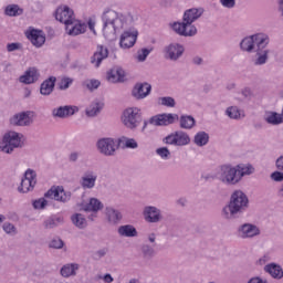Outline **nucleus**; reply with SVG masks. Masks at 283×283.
I'll list each match as a JSON object with an SVG mask.
<instances>
[{
	"label": "nucleus",
	"mask_w": 283,
	"mask_h": 283,
	"mask_svg": "<svg viewBox=\"0 0 283 283\" xmlns=\"http://www.w3.org/2000/svg\"><path fill=\"white\" fill-rule=\"evenodd\" d=\"M269 44H262L261 46L255 49L256 57L254 59V65H264L266 61H269V49H266Z\"/></svg>",
	"instance_id": "22"
},
{
	"label": "nucleus",
	"mask_w": 283,
	"mask_h": 283,
	"mask_svg": "<svg viewBox=\"0 0 283 283\" xmlns=\"http://www.w3.org/2000/svg\"><path fill=\"white\" fill-rule=\"evenodd\" d=\"M49 247L50 249H63V247H65V242L59 238H55L51 240Z\"/></svg>",
	"instance_id": "44"
},
{
	"label": "nucleus",
	"mask_w": 283,
	"mask_h": 283,
	"mask_svg": "<svg viewBox=\"0 0 283 283\" xmlns=\"http://www.w3.org/2000/svg\"><path fill=\"white\" fill-rule=\"evenodd\" d=\"M265 122H268L269 125H282L283 114L276 112H268L265 116Z\"/></svg>",
	"instance_id": "31"
},
{
	"label": "nucleus",
	"mask_w": 283,
	"mask_h": 283,
	"mask_svg": "<svg viewBox=\"0 0 283 283\" xmlns=\"http://www.w3.org/2000/svg\"><path fill=\"white\" fill-rule=\"evenodd\" d=\"M107 248L101 249L95 252L96 260H101V258H105L107 255Z\"/></svg>",
	"instance_id": "54"
},
{
	"label": "nucleus",
	"mask_w": 283,
	"mask_h": 283,
	"mask_svg": "<svg viewBox=\"0 0 283 283\" xmlns=\"http://www.w3.org/2000/svg\"><path fill=\"white\" fill-rule=\"evenodd\" d=\"M56 222H61V218H57L56 220L50 218L44 221V229H54L56 227Z\"/></svg>",
	"instance_id": "49"
},
{
	"label": "nucleus",
	"mask_w": 283,
	"mask_h": 283,
	"mask_svg": "<svg viewBox=\"0 0 283 283\" xmlns=\"http://www.w3.org/2000/svg\"><path fill=\"white\" fill-rule=\"evenodd\" d=\"M25 136L21 133L10 130L4 134L2 142L6 144L1 147V151L4 154H12L14 149H19L25 145Z\"/></svg>",
	"instance_id": "5"
},
{
	"label": "nucleus",
	"mask_w": 283,
	"mask_h": 283,
	"mask_svg": "<svg viewBox=\"0 0 283 283\" xmlns=\"http://www.w3.org/2000/svg\"><path fill=\"white\" fill-rule=\"evenodd\" d=\"M156 154H157V156H160V158H164V160H167V158H169V156H171V153L169 151V148H167V147L157 148Z\"/></svg>",
	"instance_id": "46"
},
{
	"label": "nucleus",
	"mask_w": 283,
	"mask_h": 283,
	"mask_svg": "<svg viewBox=\"0 0 283 283\" xmlns=\"http://www.w3.org/2000/svg\"><path fill=\"white\" fill-rule=\"evenodd\" d=\"M73 83V80L70 77H63L59 83L60 90H67L70 87V84Z\"/></svg>",
	"instance_id": "48"
},
{
	"label": "nucleus",
	"mask_w": 283,
	"mask_h": 283,
	"mask_svg": "<svg viewBox=\"0 0 283 283\" xmlns=\"http://www.w3.org/2000/svg\"><path fill=\"white\" fill-rule=\"evenodd\" d=\"M46 206H48V200H45L44 198L33 201L34 209H45Z\"/></svg>",
	"instance_id": "50"
},
{
	"label": "nucleus",
	"mask_w": 283,
	"mask_h": 283,
	"mask_svg": "<svg viewBox=\"0 0 283 283\" xmlns=\"http://www.w3.org/2000/svg\"><path fill=\"white\" fill-rule=\"evenodd\" d=\"M54 17L56 21L64 23L69 36H78V34H83L85 33V30H87V24L76 20V17H74V10L67 6L57 7Z\"/></svg>",
	"instance_id": "1"
},
{
	"label": "nucleus",
	"mask_w": 283,
	"mask_h": 283,
	"mask_svg": "<svg viewBox=\"0 0 283 283\" xmlns=\"http://www.w3.org/2000/svg\"><path fill=\"white\" fill-rule=\"evenodd\" d=\"M166 59L170 61H178L185 53V48L180 44H169L165 49Z\"/></svg>",
	"instance_id": "17"
},
{
	"label": "nucleus",
	"mask_w": 283,
	"mask_h": 283,
	"mask_svg": "<svg viewBox=\"0 0 283 283\" xmlns=\"http://www.w3.org/2000/svg\"><path fill=\"white\" fill-rule=\"evenodd\" d=\"M279 3V12L281 13V17H283V0H277Z\"/></svg>",
	"instance_id": "62"
},
{
	"label": "nucleus",
	"mask_w": 283,
	"mask_h": 283,
	"mask_svg": "<svg viewBox=\"0 0 283 283\" xmlns=\"http://www.w3.org/2000/svg\"><path fill=\"white\" fill-rule=\"evenodd\" d=\"M264 271L270 273L271 277L274 280H282L283 277V270L282 266L275 263H270L264 266Z\"/></svg>",
	"instance_id": "25"
},
{
	"label": "nucleus",
	"mask_w": 283,
	"mask_h": 283,
	"mask_svg": "<svg viewBox=\"0 0 283 283\" xmlns=\"http://www.w3.org/2000/svg\"><path fill=\"white\" fill-rule=\"evenodd\" d=\"M149 54H151V50L142 49V50L137 51L136 59L139 63H144V61H147V56H149Z\"/></svg>",
	"instance_id": "43"
},
{
	"label": "nucleus",
	"mask_w": 283,
	"mask_h": 283,
	"mask_svg": "<svg viewBox=\"0 0 283 283\" xmlns=\"http://www.w3.org/2000/svg\"><path fill=\"white\" fill-rule=\"evenodd\" d=\"M193 143L197 147H205L209 143V134L205 132L197 133Z\"/></svg>",
	"instance_id": "36"
},
{
	"label": "nucleus",
	"mask_w": 283,
	"mask_h": 283,
	"mask_svg": "<svg viewBox=\"0 0 283 283\" xmlns=\"http://www.w3.org/2000/svg\"><path fill=\"white\" fill-rule=\"evenodd\" d=\"M255 171V168L251 165H238L237 166V174L240 177V180H242V177L244 176H251Z\"/></svg>",
	"instance_id": "35"
},
{
	"label": "nucleus",
	"mask_w": 283,
	"mask_h": 283,
	"mask_svg": "<svg viewBox=\"0 0 283 283\" xmlns=\"http://www.w3.org/2000/svg\"><path fill=\"white\" fill-rule=\"evenodd\" d=\"M4 12L7 17H21V14H23V9L19 8L17 4H9Z\"/></svg>",
	"instance_id": "38"
},
{
	"label": "nucleus",
	"mask_w": 283,
	"mask_h": 283,
	"mask_svg": "<svg viewBox=\"0 0 283 283\" xmlns=\"http://www.w3.org/2000/svg\"><path fill=\"white\" fill-rule=\"evenodd\" d=\"M148 241L154 244L156 242V233H150L148 234Z\"/></svg>",
	"instance_id": "61"
},
{
	"label": "nucleus",
	"mask_w": 283,
	"mask_h": 283,
	"mask_svg": "<svg viewBox=\"0 0 283 283\" xmlns=\"http://www.w3.org/2000/svg\"><path fill=\"white\" fill-rule=\"evenodd\" d=\"M94 25H96V22L90 20L88 21V29L96 34V31L94 30Z\"/></svg>",
	"instance_id": "60"
},
{
	"label": "nucleus",
	"mask_w": 283,
	"mask_h": 283,
	"mask_svg": "<svg viewBox=\"0 0 283 283\" xmlns=\"http://www.w3.org/2000/svg\"><path fill=\"white\" fill-rule=\"evenodd\" d=\"M96 178L97 176L94 174V171H86L82 177L83 189H94L96 185Z\"/></svg>",
	"instance_id": "26"
},
{
	"label": "nucleus",
	"mask_w": 283,
	"mask_h": 283,
	"mask_svg": "<svg viewBox=\"0 0 283 283\" xmlns=\"http://www.w3.org/2000/svg\"><path fill=\"white\" fill-rule=\"evenodd\" d=\"M205 13L202 8L188 9L184 13L182 22H175L172 24V30L179 36H196L198 34V29L193 25V21H198L200 17Z\"/></svg>",
	"instance_id": "2"
},
{
	"label": "nucleus",
	"mask_w": 283,
	"mask_h": 283,
	"mask_svg": "<svg viewBox=\"0 0 283 283\" xmlns=\"http://www.w3.org/2000/svg\"><path fill=\"white\" fill-rule=\"evenodd\" d=\"M117 233L123 238H136L138 235V231L132 224L120 226Z\"/></svg>",
	"instance_id": "30"
},
{
	"label": "nucleus",
	"mask_w": 283,
	"mask_h": 283,
	"mask_svg": "<svg viewBox=\"0 0 283 283\" xmlns=\"http://www.w3.org/2000/svg\"><path fill=\"white\" fill-rule=\"evenodd\" d=\"M126 147L136 149V147H138V143H136V139H128L126 140Z\"/></svg>",
	"instance_id": "56"
},
{
	"label": "nucleus",
	"mask_w": 283,
	"mask_h": 283,
	"mask_svg": "<svg viewBox=\"0 0 283 283\" xmlns=\"http://www.w3.org/2000/svg\"><path fill=\"white\" fill-rule=\"evenodd\" d=\"M226 114L227 116H229V118H234V119H238L241 116L240 109L237 106L228 107L226 111Z\"/></svg>",
	"instance_id": "42"
},
{
	"label": "nucleus",
	"mask_w": 283,
	"mask_h": 283,
	"mask_svg": "<svg viewBox=\"0 0 283 283\" xmlns=\"http://www.w3.org/2000/svg\"><path fill=\"white\" fill-rule=\"evenodd\" d=\"M270 178L274 180V182H283V172L274 171L271 174Z\"/></svg>",
	"instance_id": "51"
},
{
	"label": "nucleus",
	"mask_w": 283,
	"mask_h": 283,
	"mask_svg": "<svg viewBox=\"0 0 283 283\" xmlns=\"http://www.w3.org/2000/svg\"><path fill=\"white\" fill-rule=\"evenodd\" d=\"M196 125V119L191 115H182L180 117V127L181 129H192Z\"/></svg>",
	"instance_id": "33"
},
{
	"label": "nucleus",
	"mask_w": 283,
	"mask_h": 283,
	"mask_svg": "<svg viewBox=\"0 0 283 283\" xmlns=\"http://www.w3.org/2000/svg\"><path fill=\"white\" fill-rule=\"evenodd\" d=\"M137 39L138 31H124L120 35L119 45L123 50H129V48H134V45H136Z\"/></svg>",
	"instance_id": "15"
},
{
	"label": "nucleus",
	"mask_w": 283,
	"mask_h": 283,
	"mask_svg": "<svg viewBox=\"0 0 283 283\" xmlns=\"http://www.w3.org/2000/svg\"><path fill=\"white\" fill-rule=\"evenodd\" d=\"M144 218L146 222H160L163 219V216H160V209L154 207V206H148L144 209Z\"/></svg>",
	"instance_id": "19"
},
{
	"label": "nucleus",
	"mask_w": 283,
	"mask_h": 283,
	"mask_svg": "<svg viewBox=\"0 0 283 283\" xmlns=\"http://www.w3.org/2000/svg\"><path fill=\"white\" fill-rule=\"evenodd\" d=\"M34 116H36V113L33 111L20 112L14 114L9 123L13 127H30L34 123Z\"/></svg>",
	"instance_id": "9"
},
{
	"label": "nucleus",
	"mask_w": 283,
	"mask_h": 283,
	"mask_svg": "<svg viewBox=\"0 0 283 283\" xmlns=\"http://www.w3.org/2000/svg\"><path fill=\"white\" fill-rule=\"evenodd\" d=\"M17 50H21V43L13 42V43L7 44V51L8 52H17Z\"/></svg>",
	"instance_id": "52"
},
{
	"label": "nucleus",
	"mask_w": 283,
	"mask_h": 283,
	"mask_svg": "<svg viewBox=\"0 0 283 283\" xmlns=\"http://www.w3.org/2000/svg\"><path fill=\"white\" fill-rule=\"evenodd\" d=\"M27 38L35 48H42L45 44V33L41 30L32 29L29 33L27 32Z\"/></svg>",
	"instance_id": "16"
},
{
	"label": "nucleus",
	"mask_w": 283,
	"mask_h": 283,
	"mask_svg": "<svg viewBox=\"0 0 283 283\" xmlns=\"http://www.w3.org/2000/svg\"><path fill=\"white\" fill-rule=\"evenodd\" d=\"M52 114L56 118H67V116H74V108L72 106H60L54 108Z\"/></svg>",
	"instance_id": "29"
},
{
	"label": "nucleus",
	"mask_w": 283,
	"mask_h": 283,
	"mask_svg": "<svg viewBox=\"0 0 283 283\" xmlns=\"http://www.w3.org/2000/svg\"><path fill=\"white\" fill-rule=\"evenodd\" d=\"M165 145H174L175 147H185L191 143L189 135L182 130L175 132L163 139Z\"/></svg>",
	"instance_id": "11"
},
{
	"label": "nucleus",
	"mask_w": 283,
	"mask_h": 283,
	"mask_svg": "<svg viewBox=\"0 0 283 283\" xmlns=\"http://www.w3.org/2000/svg\"><path fill=\"white\" fill-rule=\"evenodd\" d=\"M192 62L195 65H202V57L196 56L193 57Z\"/></svg>",
	"instance_id": "59"
},
{
	"label": "nucleus",
	"mask_w": 283,
	"mask_h": 283,
	"mask_svg": "<svg viewBox=\"0 0 283 283\" xmlns=\"http://www.w3.org/2000/svg\"><path fill=\"white\" fill-rule=\"evenodd\" d=\"M107 81L109 83H123L125 81V71L123 69L111 70L107 73Z\"/></svg>",
	"instance_id": "27"
},
{
	"label": "nucleus",
	"mask_w": 283,
	"mask_h": 283,
	"mask_svg": "<svg viewBox=\"0 0 283 283\" xmlns=\"http://www.w3.org/2000/svg\"><path fill=\"white\" fill-rule=\"evenodd\" d=\"M122 123L127 129H136L143 123V116L137 107H129L123 112Z\"/></svg>",
	"instance_id": "7"
},
{
	"label": "nucleus",
	"mask_w": 283,
	"mask_h": 283,
	"mask_svg": "<svg viewBox=\"0 0 283 283\" xmlns=\"http://www.w3.org/2000/svg\"><path fill=\"white\" fill-rule=\"evenodd\" d=\"M36 185V172L32 169H28L24 174V178L21 180V185L18 188V191L21 193H28L32 191Z\"/></svg>",
	"instance_id": "13"
},
{
	"label": "nucleus",
	"mask_w": 283,
	"mask_h": 283,
	"mask_svg": "<svg viewBox=\"0 0 283 283\" xmlns=\"http://www.w3.org/2000/svg\"><path fill=\"white\" fill-rule=\"evenodd\" d=\"M3 231H6L9 235H17V227L10 222H6L2 226Z\"/></svg>",
	"instance_id": "45"
},
{
	"label": "nucleus",
	"mask_w": 283,
	"mask_h": 283,
	"mask_svg": "<svg viewBox=\"0 0 283 283\" xmlns=\"http://www.w3.org/2000/svg\"><path fill=\"white\" fill-rule=\"evenodd\" d=\"M241 238H255V235H260V228L255 224L244 223L238 229Z\"/></svg>",
	"instance_id": "20"
},
{
	"label": "nucleus",
	"mask_w": 283,
	"mask_h": 283,
	"mask_svg": "<svg viewBox=\"0 0 283 283\" xmlns=\"http://www.w3.org/2000/svg\"><path fill=\"white\" fill-rule=\"evenodd\" d=\"M176 118H178V115H174V114L155 115L150 117L148 122L147 120L144 122L142 132H145V129H147V125H154L155 127L172 125Z\"/></svg>",
	"instance_id": "10"
},
{
	"label": "nucleus",
	"mask_w": 283,
	"mask_h": 283,
	"mask_svg": "<svg viewBox=\"0 0 283 283\" xmlns=\"http://www.w3.org/2000/svg\"><path fill=\"white\" fill-rule=\"evenodd\" d=\"M124 25L125 15L108 9L102 14V24H99L98 31L103 32L106 39H114V36H116V31L123 30Z\"/></svg>",
	"instance_id": "3"
},
{
	"label": "nucleus",
	"mask_w": 283,
	"mask_h": 283,
	"mask_svg": "<svg viewBox=\"0 0 283 283\" xmlns=\"http://www.w3.org/2000/svg\"><path fill=\"white\" fill-rule=\"evenodd\" d=\"M56 83V77L51 76L48 80H45L40 87V94L43 96H50L51 92H54V85Z\"/></svg>",
	"instance_id": "28"
},
{
	"label": "nucleus",
	"mask_w": 283,
	"mask_h": 283,
	"mask_svg": "<svg viewBox=\"0 0 283 283\" xmlns=\"http://www.w3.org/2000/svg\"><path fill=\"white\" fill-rule=\"evenodd\" d=\"M178 205H181V207H185V199H179Z\"/></svg>",
	"instance_id": "63"
},
{
	"label": "nucleus",
	"mask_w": 283,
	"mask_h": 283,
	"mask_svg": "<svg viewBox=\"0 0 283 283\" xmlns=\"http://www.w3.org/2000/svg\"><path fill=\"white\" fill-rule=\"evenodd\" d=\"M97 149L104 156H114L116 153V142L112 138H102L97 142Z\"/></svg>",
	"instance_id": "14"
},
{
	"label": "nucleus",
	"mask_w": 283,
	"mask_h": 283,
	"mask_svg": "<svg viewBox=\"0 0 283 283\" xmlns=\"http://www.w3.org/2000/svg\"><path fill=\"white\" fill-rule=\"evenodd\" d=\"M101 104L98 103H95V104H92L87 109H86V115H88L90 117H94L96 116L97 114H101Z\"/></svg>",
	"instance_id": "41"
},
{
	"label": "nucleus",
	"mask_w": 283,
	"mask_h": 283,
	"mask_svg": "<svg viewBox=\"0 0 283 283\" xmlns=\"http://www.w3.org/2000/svg\"><path fill=\"white\" fill-rule=\"evenodd\" d=\"M83 86L88 88L90 92H94V90H98V87H101V81H98V80H86L83 83Z\"/></svg>",
	"instance_id": "40"
},
{
	"label": "nucleus",
	"mask_w": 283,
	"mask_h": 283,
	"mask_svg": "<svg viewBox=\"0 0 283 283\" xmlns=\"http://www.w3.org/2000/svg\"><path fill=\"white\" fill-rule=\"evenodd\" d=\"M101 209H103V203L101 202V200L96 199V198H92L88 202V205H86L84 207V211H101Z\"/></svg>",
	"instance_id": "37"
},
{
	"label": "nucleus",
	"mask_w": 283,
	"mask_h": 283,
	"mask_svg": "<svg viewBox=\"0 0 283 283\" xmlns=\"http://www.w3.org/2000/svg\"><path fill=\"white\" fill-rule=\"evenodd\" d=\"M71 220L77 229H85L87 227V219L81 213H75L71 217Z\"/></svg>",
	"instance_id": "34"
},
{
	"label": "nucleus",
	"mask_w": 283,
	"mask_h": 283,
	"mask_svg": "<svg viewBox=\"0 0 283 283\" xmlns=\"http://www.w3.org/2000/svg\"><path fill=\"white\" fill-rule=\"evenodd\" d=\"M129 283H140V281L138 279H132Z\"/></svg>",
	"instance_id": "64"
},
{
	"label": "nucleus",
	"mask_w": 283,
	"mask_h": 283,
	"mask_svg": "<svg viewBox=\"0 0 283 283\" xmlns=\"http://www.w3.org/2000/svg\"><path fill=\"white\" fill-rule=\"evenodd\" d=\"M109 56V50L103 45H98L96 52L91 57V63L95 67H101V63Z\"/></svg>",
	"instance_id": "18"
},
{
	"label": "nucleus",
	"mask_w": 283,
	"mask_h": 283,
	"mask_svg": "<svg viewBox=\"0 0 283 283\" xmlns=\"http://www.w3.org/2000/svg\"><path fill=\"white\" fill-rule=\"evenodd\" d=\"M220 3L223 8H235V0H220Z\"/></svg>",
	"instance_id": "53"
},
{
	"label": "nucleus",
	"mask_w": 283,
	"mask_h": 283,
	"mask_svg": "<svg viewBox=\"0 0 283 283\" xmlns=\"http://www.w3.org/2000/svg\"><path fill=\"white\" fill-rule=\"evenodd\" d=\"M106 216H107V220H108V222H111V224H117L119 222V220L123 219V214H120V211H118L114 208H107Z\"/></svg>",
	"instance_id": "32"
},
{
	"label": "nucleus",
	"mask_w": 283,
	"mask_h": 283,
	"mask_svg": "<svg viewBox=\"0 0 283 283\" xmlns=\"http://www.w3.org/2000/svg\"><path fill=\"white\" fill-rule=\"evenodd\" d=\"M45 198H51V200H57L59 202H69L72 198V192L65 191L63 186L52 187L45 192Z\"/></svg>",
	"instance_id": "12"
},
{
	"label": "nucleus",
	"mask_w": 283,
	"mask_h": 283,
	"mask_svg": "<svg viewBox=\"0 0 283 283\" xmlns=\"http://www.w3.org/2000/svg\"><path fill=\"white\" fill-rule=\"evenodd\" d=\"M160 103L165 107H176V99L174 97H161Z\"/></svg>",
	"instance_id": "47"
},
{
	"label": "nucleus",
	"mask_w": 283,
	"mask_h": 283,
	"mask_svg": "<svg viewBox=\"0 0 283 283\" xmlns=\"http://www.w3.org/2000/svg\"><path fill=\"white\" fill-rule=\"evenodd\" d=\"M262 45H269V35L264 33H256L254 35L244 38L241 43L240 48L243 52H253Z\"/></svg>",
	"instance_id": "6"
},
{
	"label": "nucleus",
	"mask_w": 283,
	"mask_h": 283,
	"mask_svg": "<svg viewBox=\"0 0 283 283\" xmlns=\"http://www.w3.org/2000/svg\"><path fill=\"white\" fill-rule=\"evenodd\" d=\"M203 180H216V179H219V175L218 172H210L208 175H203L202 176Z\"/></svg>",
	"instance_id": "55"
},
{
	"label": "nucleus",
	"mask_w": 283,
	"mask_h": 283,
	"mask_svg": "<svg viewBox=\"0 0 283 283\" xmlns=\"http://www.w3.org/2000/svg\"><path fill=\"white\" fill-rule=\"evenodd\" d=\"M150 92L151 86L148 83L136 84L133 88V96L135 98H145L146 96H149Z\"/></svg>",
	"instance_id": "23"
},
{
	"label": "nucleus",
	"mask_w": 283,
	"mask_h": 283,
	"mask_svg": "<svg viewBox=\"0 0 283 283\" xmlns=\"http://www.w3.org/2000/svg\"><path fill=\"white\" fill-rule=\"evenodd\" d=\"M39 70L36 67H29L22 76H20V83H24V85H32V83H36L39 81Z\"/></svg>",
	"instance_id": "21"
},
{
	"label": "nucleus",
	"mask_w": 283,
	"mask_h": 283,
	"mask_svg": "<svg viewBox=\"0 0 283 283\" xmlns=\"http://www.w3.org/2000/svg\"><path fill=\"white\" fill-rule=\"evenodd\" d=\"M104 282H106V283L114 282V277L112 276V274H105L104 275Z\"/></svg>",
	"instance_id": "58"
},
{
	"label": "nucleus",
	"mask_w": 283,
	"mask_h": 283,
	"mask_svg": "<svg viewBox=\"0 0 283 283\" xmlns=\"http://www.w3.org/2000/svg\"><path fill=\"white\" fill-rule=\"evenodd\" d=\"M142 253L146 260H151V258L156 255V250H154V248H151L149 244H144L142 247Z\"/></svg>",
	"instance_id": "39"
},
{
	"label": "nucleus",
	"mask_w": 283,
	"mask_h": 283,
	"mask_svg": "<svg viewBox=\"0 0 283 283\" xmlns=\"http://www.w3.org/2000/svg\"><path fill=\"white\" fill-rule=\"evenodd\" d=\"M219 180L224 185H238L240 176H238V168L231 165H221L218 169Z\"/></svg>",
	"instance_id": "8"
},
{
	"label": "nucleus",
	"mask_w": 283,
	"mask_h": 283,
	"mask_svg": "<svg viewBox=\"0 0 283 283\" xmlns=\"http://www.w3.org/2000/svg\"><path fill=\"white\" fill-rule=\"evenodd\" d=\"M247 209H249V197L242 190H235L231 195L229 203L222 209L221 216L226 220H235Z\"/></svg>",
	"instance_id": "4"
},
{
	"label": "nucleus",
	"mask_w": 283,
	"mask_h": 283,
	"mask_svg": "<svg viewBox=\"0 0 283 283\" xmlns=\"http://www.w3.org/2000/svg\"><path fill=\"white\" fill-rule=\"evenodd\" d=\"M70 160L71 163H76V160H78V153H72L70 155Z\"/></svg>",
	"instance_id": "57"
},
{
	"label": "nucleus",
	"mask_w": 283,
	"mask_h": 283,
	"mask_svg": "<svg viewBox=\"0 0 283 283\" xmlns=\"http://www.w3.org/2000/svg\"><path fill=\"white\" fill-rule=\"evenodd\" d=\"M78 269H81L78 263L64 264L60 270V275H62V277H74L76 276V271H78Z\"/></svg>",
	"instance_id": "24"
}]
</instances>
